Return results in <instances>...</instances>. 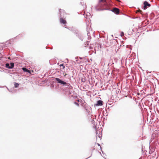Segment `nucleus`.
Masks as SVG:
<instances>
[{
  "mask_svg": "<svg viewBox=\"0 0 159 159\" xmlns=\"http://www.w3.org/2000/svg\"><path fill=\"white\" fill-rule=\"evenodd\" d=\"M108 1H109V0H100L99 1V5L102 2L103 4L102 7L105 8L104 9L109 10L108 8L110 6V4L108 2Z\"/></svg>",
  "mask_w": 159,
  "mask_h": 159,
  "instance_id": "1",
  "label": "nucleus"
},
{
  "mask_svg": "<svg viewBox=\"0 0 159 159\" xmlns=\"http://www.w3.org/2000/svg\"><path fill=\"white\" fill-rule=\"evenodd\" d=\"M143 9L146 10L148 7H150L151 5L150 4L148 3L147 1H145L143 2Z\"/></svg>",
  "mask_w": 159,
  "mask_h": 159,
  "instance_id": "2",
  "label": "nucleus"
},
{
  "mask_svg": "<svg viewBox=\"0 0 159 159\" xmlns=\"http://www.w3.org/2000/svg\"><path fill=\"white\" fill-rule=\"evenodd\" d=\"M55 79L58 83L62 84L63 85H65L67 84L66 82L61 80L58 78H56Z\"/></svg>",
  "mask_w": 159,
  "mask_h": 159,
  "instance_id": "3",
  "label": "nucleus"
},
{
  "mask_svg": "<svg viewBox=\"0 0 159 159\" xmlns=\"http://www.w3.org/2000/svg\"><path fill=\"white\" fill-rule=\"evenodd\" d=\"M111 11L115 14H117L119 13L120 10L118 8L115 7L113 8Z\"/></svg>",
  "mask_w": 159,
  "mask_h": 159,
  "instance_id": "4",
  "label": "nucleus"
},
{
  "mask_svg": "<svg viewBox=\"0 0 159 159\" xmlns=\"http://www.w3.org/2000/svg\"><path fill=\"white\" fill-rule=\"evenodd\" d=\"M103 105V102L101 100H98L97 102V103L96 104L97 106H102Z\"/></svg>",
  "mask_w": 159,
  "mask_h": 159,
  "instance_id": "5",
  "label": "nucleus"
},
{
  "mask_svg": "<svg viewBox=\"0 0 159 159\" xmlns=\"http://www.w3.org/2000/svg\"><path fill=\"white\" fill-rule=\"evenodd\" d=\"M60 22L61 23L66 24V20L62 18H61L60 20Z\"/></svg>",
  "mask_w": 159,
  "mask_h": 159,
  "instance_id": "6",
  "label": "nucleus"
},
{
  "mask_svg": "<svg viewBox=\"0 0 159 159\" xmlns=\"http://www.w3.org/2000/svg\"><path fill=\"white\" fill-rule=\"evenodd\" d=\"M22 69L24 72H27L30 73V74H31L30 71L29 70H28L26 69V68H23Z\"/></svg>",
  "mask_w": 159,
  "mask_h": 159,
  "instance_id": "7",
  "label": "nucleus"
},
{
  "mask_svg": "<svg viewBox=\"0 0 159 159\" xmlns=\"http://www.w3.org/2000/svg\"><path fill=\"white\" fill-rule=\"evenodd\" d=\"M138 9L139 10H138L136 11V13H137L138 12H140V14L141 15H143V12L141 10H140L139 9Z\"/></svg>",
  "mask_w": 159,
  "mask_h": 159,
  "instance_id": "8",
  "label": "nucleus"
},
{
  "mask_svg": "<svg viewBox=\"0 0 159 159\" xmlns=\"http://www.w3.org/2000/svg\"><path fill=\"white\" fill-rule=\"evenodd\" d=\"M6 67L9 69H11L10 67V64L9 63H7L6 64Z\"/></svg>",
  "mask_w": 159,
  "mask_h": 159,
  "instance_id": "9",
  "label": "nucleus"
},
{
  "mask_svg": "<svg viewBox=\"0 0 159 159\" xmlns=\"http://www.w3.org/2000/svg\"><path fill=\"white\" fill-rule=\"evenodd\" d=\"M10 67L11 68H13L14 66V64L13 63H11L10 64Z\"/></svg>",
  "mask_w": 159,
  "mask_h": 159,
  "instance_id": "10",
  "label": "nucleus"
},
{
  "mask_svg": "<svg viewBox=\"0 0 159 159\" xmlns=\"http://www.w3.org/2000/svg\"><path fill=\"white\" fill-rule=\"evenodd\" d=\"M59 13H60V15H61V12H64L65 11L63 10H61V9H60L59 10Z\"/></svg>",
  "mask_w": 159,
  "mask_h": 159,
  "instance_id": "11",
  "label": "nucleus"
},
{
  "mask_svg": "<svg viewBox=\"0 0 159 159\" xmlns=\"http://www.w3.org/2000/svg\"><path fill=\"white\" fill-rule=\"evenodd\" d=\"M19 85V84L17 83H15L14 84L15 87L16 88H17L18 86Z\"/></svg>",
  "mask_w": 159,
  "mask_h": 159,
  "instance_id": "12",
  "label": "nucleus"
},
{
  "mask_svg": "<svg viewBox=\"0 0 159 159\" xmlns=\"http://www.w3.org/2000/svg\"><path fill=\"white\" fill-rule=\"evenodd\" d=\"M74 103H75V105H77V106H79V104L78 103H77V102H74Z\"/></svg>",
  "mask_w": 159,
  "mask_h": 159,
  "instance_id": "13",
  "label": "nucleus"
},
{
  "mask_svg": "<svg viewBox=\"0 0 159 159\" xmlns=\"http://www.w3.org/2000/svg\"><path fill=\"white\" fill-rule=\"evenodd\" d=\"M60 66H63V68L64 69V68H65V66H64L63 65V64H61L60 65Z\"/></svg>",
  "mask_w": 159,
  "mask_h": 159,
  "instance_id": "14",
  "label": "nucleus"
},
{
  "mask_svg": "<svg viewBox=\"0 0 159 159\" xmlns=\"http://www.w3.org/2000/svg\"><path fill=\"white\" fill-rule=\"evenodd\" d=\"M123 35H124L123 33V32L121 33V36H122Z\"/></svg>",
  "mask_w": 159,
  "mask_h": 159,
  "instance_id": "15",
  "label": "nucleus"
},
{
  "mask_svg": "<svg viewBox=\"0 0 159 159\" xmlns=\"http://www.w3.org/2000/svg\"><path fill=\"white\" fill-rule=\"evenodd\" d=\"M66 74L65 75V76H66Z\"/></svg>",
  "mask_w": 159,
  "mask_h": 159,
  "instance_id": "16",
  "label": "nucleus"
}]
</instances>
